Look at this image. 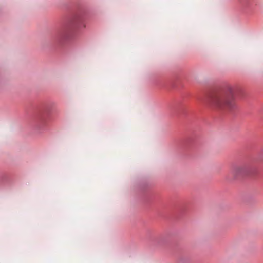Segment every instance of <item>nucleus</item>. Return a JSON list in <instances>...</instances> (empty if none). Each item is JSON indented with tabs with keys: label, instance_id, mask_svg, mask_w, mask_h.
<instances>
[{
	"label": "nucleus",
	"instance_id": "f257e3e1",
	"mask_svg": "<svg viewBox=\"0 0 263 263\" xmlns=\"http://www.w3.org/2000/svg\"><path fill=\"white\" fill-rule=\"evenodd\" d=\"M235 95L234 88L229 86L221 93L211 95L208 99V103L217 109L232 111L237 107Z\"/></svg>",
	"mask_w": 263,
	"mask_h": 263
},
{
	"label": "nucleus",
	"instance_id": "f03ea898",
	"mask_svg": "<svg viewBox=\"0 0 263 263\" xmlns=\"http://www.w3.org/2000/svg\"><path fill=\"white\" fill-rule=\"evenodd\" d=\"M232 174L235 178H237L247 174L248 170L245 166H237L233 170Z\"/></svg>",
	"mask_w": 263,
	"mask_h": 263
}]
</instances>
